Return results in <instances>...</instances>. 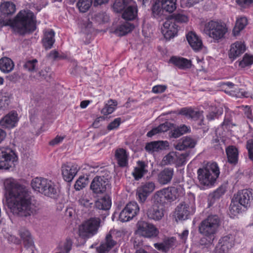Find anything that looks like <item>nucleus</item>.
<instances>
[{"mask_svg": "<svg viewBox=\"0 0 253 253\" xmlns=\"http://www.w3.org/2000/svg\"><path fill=\"white\" fill-rule=\"evenodd\" d=\"M4 185L8 193L7 207L14 214L26 217L35 213L30 195L25 187L11 178L6 179Z\"/></svg>", "mask_w": 253, "mask_h": 253, "instance_id": "obj_1", "label": "nucleus"}, {"mask_svg": "<svg viewBox=\"0 0 253 253\" xmlns=\"http://www.w3.org/2000/svg\"><path fill=\"white\" fill-rule=\"evenodd\" d=\"M11 26L16 32L21 35L34 31L36 28L34 13L28 10L20 11L11 22Z\"/></svg>", "mask_w": 253, "mask_h": 253, "instance_id": "obj_2", "label": "nucleus"}, {"mask_svg": "<svg viewBox=\"0 0 253 253\" xmlns=\"http://www.w3.org/2000/svg\"><path fill=\"white\" fill-rule=\"evenodd\" d=\"M220 174L217 164L209 162L204 164L201 168L197 170L198 179L203 186L210 187L214 185Z\"/></svg>", "mask_w": 253, "mask_h": 253, "instance_id": "obj_3", "label": "nucleus"}, {"mask_svg": "<svg viewBox=\"0 0 253 253\" xmlns=\"http://www.w3.org/2000/svg\"><path fill=\"white\" fill-rule=\"evenodd\" d=\"M184 193V189L180 186H171L156 192L153 196L154 202L161 203L164 199L172 202L182 197Z\"/></svg>", "mask_w": 253, "mask_h": 253, "instance_id": "obj_4", "label": "nucleus"}, {"mask_svg": "<svg viewBox=\"0 0 253 253\" xmlns=\"http://www.w3.org/2000/svg\"><path fill=\"white\" fill-rule=\"evenodd\" d=\"M227 32V28L224 23L214 20L206 23L203 29L205 34L217 42L223 39Z\"/></svg>", "mask_w": 253, "mask_h": 253, "instance_id": "obj_5", "label": "nucleus"}, {"mask_svg": "<svg viewBox=\"0 0 253 253\" xmlns=\"http://www.w3.org/2000/svg\"><path fill=\"white\" fill-rule=\"evenodd\" d=\"M220 219L216 214L209 215L201 221L199 226V232L204 236L210 237L217 232Z\"/></svg>", "mask_w": 253, "mask_h": 253, "instance_id": "obj_6", "label": "nucleus"}, {"mask_svg": "<svg viewBox=\"0 0 253 253\" xmlns=\"http://www.w3.org/2000/svg\"><path fill=\"white\" fill-rule=\"evenodd\" d=\"M99 217H91L84 222L79 227V235L83 238H90L96 234L100 226Z\"/></svg>", "mask_w": 253, "mask_h": 253, "instance_id": "obj_7", "label": "nucleus"}, {"mask_svg": "<svg viewBox=\"0 0 253 253\" xmlns=\"http://www.w3.org/2000/svg\"><path fill=\"white\" fill-rule=\"evenodd\" d=\"M17 160L15 152L10 148H0V169H9Z\"/></svg>", "mask_w": 253, "mask_h": 253, "instance_id": "obj_8", "label": "nucleus"}, {"mask_svg": "<svg viewBox=\"0 0 253 253\" xmlns=\"http://www.w3.org/2000/svg\"><path fill=\"white\" fill-rule=\"evenodd\" d=\"M195 211V207L194 202L187 203L186 201L179 204L175 208L174 216L176 221L187 219L190 214Z\"/></svg>", "mask_w": 253, "mask_h": 253, "instance_id": "obj_9", "label": "nucleus"}, {"mask_svg": "<svg viewBox=\"0 0 253 253\" xmlns=\"http://www.w3.org/2000/svg\"><path fill=\"white\" fill-rule=\"evenodd\" d=\"M110 187L109 178L102 176H96L92 180L90 188L95 194L104 193Z\"/></svg>", "mask_w": 253, "mask_h": 253, "instance_id": "obj_10", "label": "nucleus"}, {"mask_svg": "<svg viewBox=\"0 0 253 253\" xmlns=\"http://www.w3.org/2000/svg\"><path fill=\"white\" fill-rule=\"evenodd\" d=\"M136 233L145 238H154L159 234L158 229L152 224L140 221L137 224Z\"/></svg>", "mask_w": 253, "mask_h": 253, "instance_id": "obj_11", "label": "nucleus"}, {"mask_svg": "<svg viewBox=\"0 0 253 253\" xmlns=\"http://www.w3.org/2000/svg\"><path fill=\"white\" fill-rule=\"evenodd\" d=\"M155 183L153 181H147L142 183L136 191V196L140 203H144L150 194L155 189Z\"/></svg>", "mask_w": 253, "mask_h": 253, "instance_id": "obj_12", "label": "nucleus"}, {"mask_svg": "<svg viewBox=\"0 0 253 253\" xmlns=\"http://www.w3.org/2000/svg\"><path fill=\"white\" fill-rule=\"evenodd\" d=\"M61 169L64 180L70 182L77 174L80 167L76 164L67 162L62 165Z\"/></svg>", "mask_w": 253, "mask_h": 253, "instance_id": "obj_13", "label": "nucleus"}, {"mask_svg": "<svg viewBox=\"0 0 253 253\" xmlns=\"http://www.w3.org/2000/svg\"><path fill=\"white\" fill-rule=\"evenodd\" d=\"M246 50V46L244 42L237 41L230 46L228 55L229 58L235 60L242 55Z\"/></svg>", "mask_w": 253, "mask_h": 253, "instance_id": "obj_14", "label": "nucleus"}, {"mask_svg": "<svg viewBox=\"0 0 253 253\" xmlns=\"http://www.w3.org/2000/svg\"><path fill=\"white\" fill-rule=\"evenodd\" d=\"M235 233H231L221 238L219 240L220 250L223 253H226L231 249L235 245Z\"/></svg>", "mask_w": 253, "mask_h": 253, "instance_id": "obj_15", "label": "nucleus"}, {"mask_svg": "<svg viewBox=\"0 0 253 253\" xmlns=\"http://www.w3.org/2000/svg\"><path fill=\"white\" fill-rule=\"evenodd\" d=\"M18 121V114L11 111L6 115L0 121V125L4 128H11L15 127Z\"/></svg>", "mask_w": 253, "mask_h": 253, "instance_id": "obj_16", "label": "nucleus"}, {"mask_svg": "<svg viewBox=\"0 0 253 253\" xmlns=\"http://www.w3.org/2000/svg\"><path fill=\"white\" fill-rule=\"evenodd\" d=\"M159 203H155L147 211V215L149 219L159 220L164 216V210Z\"/></svg>", "mask_w": 253, "mask_h": 253, "instance_id": "obj_17", "label": "nucleus"}, {"mask_svg": "<svg viewBox=\"0 0 253 253\" xmlns=\"http://www.w3.org/2000/svg\"><path fill=\"white\" fill-rule=\"evenodd\" d=\"M174 175V169L171 168H166L161 170L158 175V181L163 185L169 183Z\"/></svg>", "mask_w": 253, "mask_h": 253, "instance_id": "obj_18", "label": "nucleus"}, {"mask_svg": "<svg viewBox=\"0 0 253 253\" xmlns=\"http://www.w3.org/2000/svg\"><path fill=\"white\" fill-rule=\"evenodd\" d=\"M252 198V193L247 189L238 192L234 197L236 201H238L240 205L244 207H247L249 205Z\"/></svg>", "mask_w": 253, "mask_h": 253, "instance_id": "obj_19", "label": "nucleus"}, {"mask_svg": "<svg viewBox=\"0 0 253 253\" xmlns=\"http://www.w3.org/2000/svg\"><path fill=\"white\" fill-rule=\"evenodd\" d=\"M187 40L191 47L195 51H199L203 47L201 39L194 32H190L186 36Z\"/></svg>", "mask_w": 253, "mask_h": 253, "instance_id": "obj_20", "label": "nucleus"}, {"mask_svg": "<svg viewBox=\"0 0 253 253\" xmlns=\"http://www.w3.org/2000/svg\"><path fill=\"white\" fill-rule=\"evenodd\" d=\"M147 164L143 161H138L136 166L134 168L132 174L136 180L141 179L148 172Z\"/></svg>", "mask_w": 253, "mask_h": 253, "instance_id": "obj_21", "label": "nucleus"}, {"mask_svg": "<svg viewBox=\"0 0 253 253\" xmlns=\"http://www.w3.org/2000/svg\"><path fill=\"white\" fill-rule=\"evenodd\" d=\"M197 144V140L192 137L186 136L183 137L175 146V149L179 151L187 148H193Z\"/></svg>", "mask_w": 253, "mask_h": 253, "instance_id": "obj_22", "label": "nucleus"}, {"mask_svg": "<svg viewBox=\"0 0 253 253\" xmlns=\"http://www.w3.org/2000/svg\"><path fill=\"white\" fill-rule=\"evenodd\" d=\"M176 246V240L174 237H171L165 240L162 243H155L154 247L159 251L167 253L171 248Z\"/></svg>", "mask_w": 253, "mask_h": 253, "instance_id": "obj_23", "label": "nucleus"}, {"mask_svg": "<svg viewBox=\"0 0 253 253\" xmlns=\"http://www.w3.org/2000/svg\"><path fill=\"white\" fill-rule=\"evenodd\" d=\"M41 194L51 198L55 197L57 194V189L55 183L47 179Z\"/></svg>", "mask_w": 253, "mask_h": 253, "instance_id": "obj_24", "label": "nucleus"}, {"mask_svg": "<svg viewBox=\"0 0 253 253\" xmlns=\"http://www.w3.org/2000/svg\"><path fill=\"white\" fill-rule=\"evenodd\" d=\"M55 33L52 29L47 30L44 32V36L42 42L43 46L46 49H50L55 42Z\"/></svg>", "mask_w": 253, "mask_h": 253, "instance_id": "obj_25", "label": "nucleus"}, {"mask_svg": "<svg viewBox=\"0 0 253 253\" xmlns=\"http://www.w3.org/2000/svg\"><path fill=\"white\" fill-rule=\"evenodd\" d=\"M18 233L25 247L29 248L33 246V240L29 230L25 228H21L19 230Z\"/></svg>", "mask_w": 253, "mask_h": 253, "instance_id": "obj_26", "label": "nucleus"}, {"mask_svg": "<svg viewBox=\"0 0 253 253\" xmlns=\"http://www.w3.org/2000/svg\"><path fill=\"white\" fill-rule=\"evenodd\" d=\"M117 244V242L113 239L111 234L108 233L105 237V241L101 243L98 248L100 249L101 253H106L109 251Z\"/></svg>", "mask_w": 253, "mask_h": 253, "instance_id": "obj_27", "label": "nucleus"}, {"mask_svg": "<svg viewBox=\"0 0 253 253\" xmlns=\"http://www.w3.org/2000/svg\"><path fill=\"white\" fill-rule=\"evenodd\" d=\"M170 61L181 69H188L192 66L191 60L183 57H172L170 58Z\"/></svg>", "mask_w": 253, "mask_h": 253, "instance_id": "obj_28", "label": "nucleus"}, {"mask_svg": "<svg viewBox=\"0 0 253 253\" xmlns=\"http://www.w3.org/2000/svg\"><path fill=\"white\" fill-rule=\"evenodd\" d=\"M115 157L119 166L124 167L127 165L128 155L125 149L120 148L116 150Z\"/></svg>", "mask_w": 253, "mask_h": 253, "instance_id": "obj_29", "label": "nucleus"}, {"mask_svg": "<svg viewBox=\"0 0 253 253\" xmlns=\"http://www.w3.org/2000/svg\"><path fill=\"white\" fill-rule=\"evenodd\" d=\"M178 114L189 119L197 120L202 116L203 112L195 111L191 108H183L179 111Z\"/></svg>", "mask_w": 253, "mask_h": 253, "instance_id": "obj_30", "label": "nucleus"}, {"mask_svg": "<svg viewBox=\"0 0 253 253\" xmlns=\"http://www.w3.org/2000/svg\"><path fill=\"white\" fill-rule=\"evenodd\" d=\"M168 146V142L167 141H153L147 143L145 146V149L148 152H155L164 149Z\"/></svg>", "mask_w": 253, "mask_h": 253, "instance_id": "obj_31", "label": "nucleus"}, {"mask_svg": "<svg viewBox=\"0 0 253 253\" xmlns=\"http://www.w3.org/2000/svg\"><path fill=\"white\" fill-rule=\"evenodd\" d=\"M137 15L136 6L128 4L122 14V18L126 20H132L136 18Z\"/></svg>", "mask_w": 253, "mask_h": 253, "instance_id": "obj_32", "label": "nucleus"}, {"mask_svg": "<svg viewBox=\"0 0 253 253\" xmlns=\"http://www.w3.org/2000/svg\"><path fill=\"white\" fill-rule=\"evenodd\" d=\"M47 180V178L41 177L34 178L31 182L33 189L36 192L42 193Z\"/></svg>", "mask_w": 253, "mask_h": 253, "instance_id": "obj_33", "label": "nucleus"}, {"mask_svg": "<svg viewBox=\"0 0 253 253\" xmlns=\"http://www.w3.org/2000/svg\"><path fill=\"white\" fill-rule=\"evenodd\" d=\"M0 11L5 16L14 14L16 11L15 5L11 2H4L0 5Z\"/></svg>", "mask_w": 253, "mask_h": 253, "instance_id": "obj_34", "label": "nucleus"}, {"mask_svg": "<svg viewBox=\"0 0 253 253\" xmlns=\"http://www.w3.org/2000/svg\"><path fill=\"white\" fill-rule=\"evenodd\" d=\"M14 64L12 60L8 57L0 59V70L4 73H8L13 70Z\"/></svg>", "mask_w": 253, "mask_h": 253, "instance_id": "obj_35", "label": "nucleus"}, {"mask_svg": "<svg viewBox=\"0 0 253 253\" xmlns=\"http://www.w3.org/2000/svg\"><path fill=\"white\" fill-rule=\"evenodd\" d=\"M134 28L133 24L126 22L120 25L115 31V33L119 36H123L130 32Z\"/></svg>", "mask_w": 253, "mask_h": 253, "instance_id": "obj_36", "label": "nucleus"}, {"mask_svg": "<svg viewBox=\"0 0 253 253\" xmlns=\"http://www.w3.org/2000/svg\"><path fill=\"white\" fill-rule=\"evenodd\" d=\"M95 206L98 209L107 211L111 207V201L108 196H105L98 199L95 202Z\"/></svg>", "mask_w": 253, "mask_h": 253, "instance_id": "obj_37", "label": "nucleus"}, {"mask_svg": "<svg viewBox=\"0 0 253 253\" xmlns=\"http://www.w3.org/2000/svg\"><path fill=\"white\" fill-rule=\"evenodd\" d=\"M11 94L7 91H0V110H5L8 108L10 103Z\"/></svg>", "mask_w": 253, "mask_h": 253, "instance_id": "obj_38", "label": "nucleus"}, {"mask_svg": "<svg viewBox=\"0 0 253 253\" xmlns=\"http://www.w3.org/2000/svg\"><path fill=\"white\" fill-rule=\"evenodd\" d=\"M226 152L229 163L236 164L237 162L238 157L237 149L233 146H230L226 149Z\"/></svg>", "mask_w": 253, "mask_h": 253, "instance_id": "obj_39", "label": "nucleus"}, {"mask_svg": "<svg viewBox=\"0 0 253 253\" xmlns=\"http://www.w3.org/2000/svg\"><path fill=\"white\" fill-rule=\"evenodd\" d=\"M190 131V127L182 125L179 127L174 129L169 132V136L173 138H178L186 133Z\"/></svg>", "mask_w": 253, "mask_h": 253, "instance_id": "obj_40", "label": "nucleus"}, {"mask_svg": "<svg viewBox=\"0 0 253 253\" xmlns=\"http://www.w3.org/2000/svg\"><path fill=\"white\" fill-rule=\"evenodd\" d=\"M248 24L247 19L245 17L238 18L236 22L235 26L233 30L234 36L238 35L241 31L244 29Z\"/></svg>", "mask_w": 253, "mask_h": 253, "instance_id": "obj_41", "label": "nucleus"}, {"mask_svg": "<svg viewBox=\"0 0 253 253\" xmlns=\"http://www.w3.org/2000/svg\"><path fill=\"white\" fill-rule=\"evenodd\" d=\"M226 191V185H221L213 193L209 195L210 198H211V203H213L215 200L219 199Z\"/></svg>", "mask_w": 253, "mask_h": 253, "instance_id": "obj_42", "label": "nucleus"}, {"mask_svg": "<svg viewBox=\"0 0 253 253\" xmlns=\"http://www.w3.org/2000/svg\"><path fill=\"white\" fill-rule=\"evenodd\" d=\"M117 102L115 100L110 99L108 101L104 107L101 110V113L104 115L111 114L115 109Z\"/></svg>", "mask_w": 253, "mask_h": 253, "instance_id": "obj_43", "label": "nucleus"}, {"mask_svg": "<svg viewBox=\"0 0 253 253\" xmlns=\"http://www.w3.org/2000/svg\"><path fill=\"white\" fill-rule=\"evenodd\" d=\"M161 5L167 12H172L176 9V0H162Z\"/></svg>", "mask_w": 253, "mask_h": 253, "instance_id": "obj_44", "label": "nucleus"}, {"mask_svg": "<svg viewBox=\"0 0 253 253\" xmlns=\"http://www.w3.org/2000/svg\"><path fill=\"white\" fill-rule=\"evenodd\" d=\"M92 3V0H79L77 3V6L81 12H86L90 7Z\"/></svg>", "mask_w": 253, "mask_h": 253, "instance_id": "obj_45", "label": "nucleus"}, {"mask_svg": "<svg viewBox=\"0 0 253 253\" xmlns=\"http://www.w3.org/2000/svg\"><path fill=\"white\" fill-rule=\"evenodd\" d=\"M73 242L70 238L66 240L58 246V249L61 253H69L72 247Z\"/></svg>", "mask_w": 253, "mask_h": 253, "instance_id": "obj_46", "label": "nucleus"}, {"mask_svg": "<svg viewBox=\"0 0 253 253\" xmlns=\"http://www.w3.org/2000/svg\"><path fill=\"white\" fill-rule=\"evenodd\" d=\"M165 9L161 5V1L160 0H157L152 7V13L155 17L161 16Z\"/></svg>", "mask_w": 253, "mask_h": 253, "instance_id": "obj_47", "label": "nucleus"}, {"mask_svg": "<svg viewBox=\"0 0 253 253\" xmlns=\"http://www.w3.org/2000/svg\"><path fill=\"white\" fill-rule=\"evenodd\" d=\"M126 210L131 214L132 218L135 217L139 211V208L136 202H130L125 207Z\"/></svg>", "mask_w": 253, "mask_h": 253, "instance_id": "obj_48", "label": "nucleus"}, {"mask_svg": "<svg viewBox=\"0 0 253 253\" xmlns=\"http://www.w3.org/2000/svg\"><path fill=\"white\" fill-rule=\"evenodd\" d=\"M253 64V55L246 53L244 55L243 59L239 62V66L244 68Z\"/></svg>", "mask_w": 253, "mask_h": 253, "instance_id": "obj_49", "label": "nucleus"}, {"mask_svg": "<svg viewBox=\"0 0 253 253\" xmlns=\"http://www.w3.org/2000/svg\"><path fill=\"white\" fill-rule=\"evenodd\" d=\"M128 5V2L126 0H116L113 7L115 11L120 12L125 10Z\"/></svg>", "mask_w": 253, "mask_h": 253, "instance_id": "obj_50", "label": "nucleus"}, {"mask_svg": "<svg viewBox=\"0 0 253 253\" xmlns=\"http://www.w3.org/2000/svg\"><path fill=\"white\" fill-rule=\"evenodd\" d=\"M241 206L242 205H240L238 201H236V199L233 198L229 208L230 212L232 214L236 215L241 211Z\"/></svg>", "mask_w": 253, "mask_h": 253, "instance_id": "obj_51", "label": "nucleus"}, {"mask_svg": "<svg viewBox=\"0 0 253 253\" xmlns=\"http://www.w3.org/2000/svg\"><path fill=\"white\" fill-rule=\"evenodd\" d=\"M176 154L174 152H170L163 159L162 163L163 165H168L173 164L176 159Z\"/></svg>", "mask_w": 253, "mask_h": 253, "instance_id": "obj_52", "label": "nucleus"}, {"mask_svg": "<svg viewBox=\"0 0 253 253\" xmlns=\"http://www.w3.org/2000/svg\"><path fill=\"white\" fill-rule=\"evenodd\" d=\"M87 178L84 176H80L76 181L74 187L76 190H80L87 185Z\"/></svg>", "mask_w": 253, "mask_h": 253, "instance_id": "obj_53", "label": "nucleus"}, {"mask_svg": "<svg viewBox=\"0 0 253 253\" xmlns=\"http://www.w3.org/2000/svg\"><path fill=\"white\" fill-rule=\"evenodd\" d=\"M132 218L131 214L126 208L121 211L119 214V219L122 222H126Z\"/></svg>", "mask_w": 253, "mask_h": 253, "instance_id": "obj_54", "label": "nucleus"}, {"mask_svg": "<svg viewBox=\"0 0 253 253\" xmlns=\"http://www.w3.org/2000/svg\"><path fill=\"white\" fill-rule=\"evenodd\" d=\"M189 156V153L188 152H184L179 154L178 156L176 155V158L177 159V163L178 165L179 166L184 165L188 160Z\"/></svg>", "mask_w": 253, "mask_h": 253, "instance_id": "obj_55", "label": "nucleus"}, {"mask_svg": "<svg viewBox=\"0 0 253 253\" xmlns=\"http://www.w3.org/2000/svg\"><path fill=\"white\" fill-rule=\"evenodd\" d=\"M172 16L175 22L177 23H186L188 21V17L182 13H175Z\"/></svg>", "mask_w": 253, "mask_h": 253, "instance_id": "obj_56", "label": "nucleus"}, {"mask_svg": "<svg viewBox=\"0 0 253 253\" xmlns=\"http://www.w3.org/2000/svg\"><path fill=\"white\" fill-rule=\"evenodd\" d=\"M38 61L36 59L27 61L24 65V68L29 71L33 72L36 70Z\"/></svg>", "mask_w": 253, "mask_h": 253, "instance_id": "obj_57", "label": "nucleus"}, {"mask_svg": "<svg viewBox=\"0 0 253 253\" xmlns=\"http://www.w3.org/2000/svg\"><path fill=\"white\" fill-rule=\"evenodd\" d=\"M173 30H168L162 29V32L164 37L167 40H170L171 38H173L177 34V29L172 28Z\"/></svg>", "mask_w": 253, "mask_h": 253, "instance_id": "obj_58", "label": "nucleus"}, {"mask_svg": "<svg viewBox=\"0 0 253 253\" xmlns=\"http://www.w3.org/2000/svg\"><path fill=\"white\" fill-rule=\"evenodd\" d=\"M4 236L8 239L10 242H13L15 244H18L19 240L15 236L12 235L11 232L9 231H2Z\"/></svg>", "mask_w": 253, "mask_h": 253, "instance_id": "obj_59", "label": "nucleus"}, {"mask_svg": "<svg viewBox=\"0 0 253 253\" xmlns=\"http://www.w3.org/2000/svg\"><path fill=\"white\" fill-rule=\"evenodd\" d=\"M172 28L177 29V26L174 22H173L171 20L169 19L166 20L163 24V27L162 29L168 30H173Z\"/></svg>", "mask_w": 253, "mask_h": 253, "instance_id": "obj_60", "label": "nucleus"}, {"mask_svg": "<svg viewBox=\"0 0 253 253\" xmlns=\"http://www.w3.org/2000/svg\"><path fill=\"white\" fill-rule=\"evenodd\" d=\"M247 148L248 150L249 156L251 160L253 161V139H249L247 142Z\"/></svg>", "mask_w": 253, "mask_h": 253, "instance_id": "obj_61", "label": "nucleus"}, {"mask_svg": "<svg viewBox=\"0 0 253 253\" xmlns=\"http://www.w3.org/2000/svg\"><path fill=\"white\" fill-rule=\"evenodd\" d=\"M121 119L120 118L115 119L113 122H111L108 126L107 128L111 130L117 128L120 126Z\"/></svg>", "mask_w": 253, "mask_h": 253, "instance_id": "obj_62", "label": "nucleus"}, {"mask_svg": "<svg viewBox=\"0 0 253 253\" xmlns=\"http://www.w3.org/2000/svg\"><path fill=\"white\" fill-rule=\"evenodd\" d=\"M80 205L84 206L86 208H88L90 207V205L92 204L90 202V201L87 199L85 196H82L78 201Z\"/></svg>", "mask_w": 253, "mask_h": 253, "instance_id": "obj_63", "label": "nucleus"}, {"mask_svg": "<svg viewBox=\"0 0 253 253\" xmlns=\"http://www.w3.org/2000/svg\"><path fill=\"white\" fill-rule=\"evenodd\" d=\"M171 126V124L166 122L159 125L158 127V130L160 133L165 132L169 130L170 127Z\"/></svg>", "mask_w": 253, "mask_h": 253, "instance_id": "obj_64", "label": "nucleus"}]
</instances>
